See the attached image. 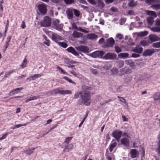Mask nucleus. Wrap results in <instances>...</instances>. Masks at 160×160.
I'll list each match as a JSON object with an SVG mask.
<instances>
[{"instance_id": "4c0bfd02", "label": "nucleus", "mask_w": 160, "mask_h": 160, "mask_svg": "<svg viewBox=\"0 0 160 160\" xmlns=\"http://www.w3.org/2000/svg\"><path fill=\"white\" fill-rule=\"evenodd\" d=\"M153 9L155 10H158L160 9V4H155L151 6Z\"/></svg>"}, {"instance_id": "7ed1b4c3", "label": "nucleus", "mask_w": 160, "mask_h": 160, "mask_svg": "<svg viewBox=\"0 0 160 160\" xmlns=\"http://www.w3.org/2000/svg\"><path fill=\"white\" fill-rule=\"evenodd\" d=\"M158 16L160 17V13L158 14ZM156 25L157 26L151 28V30L154 32H160V19L157 18L156 20Z\"/></svg>"}, {"instance_id": "774afa93", "label": "nucleus", "mask_w": 160, "mask_h": 160, "mask_svg": "<svg viewBox=\"0 0 160 160\" xmlns=\"http://www.w3.org/2000/svg\"><path fill=\"white\" fill-rule=\"evenodd\" d=\"M132 57L133 58H138L140 57V55L139 54H136L135 53L132 54Z\"/></svg>"}, {"instance_id": "2eb2a0df", "label": "nucleus", "mask_w": 160, "mask_h": 160, "mask_svg": "<svg viewBox=\"0 0 160 160\" xmlns=\"http://www.w3.org/2000/svg\"><path fill=\"white\" fill-rule=\"evenodd\" d=\"M66 50L72 54L74 55L78 56L79 55L78 53L76 52L75 49L72 47H70L68 48Z\"/></svg>"}, {"instance_id": "7c9ffc66", "label": "nucleus", "mask_w": 160, "mask_h": 160, "mask_svg": "<svg viewBox=\"0 0 160 160\" xmlns=\"http://www.w3.org/2000/svg\"><path fill=\"white\" fill-rule=\"evenodd\" d=\"M35 149V148H32L31 149L28 150H25L24 151V152L25 153L27 154L30 155L33 152V151Z\"/></svg>"}, {"instance_id": "79ce46f5", "label": "nucleus", "mask_w": 160, "mask_h": 160, "mask_svg": "<svg viewBox=\"0 0 160 160\" xmlns=\"http://www.w3.org/2000/svg\"><path fill=\"white\" fill-rule=\"evenodd\" d=\"M73 12H74L75 15L76 17H78L80 15L79 11L75 9H73Z\"/></svg>"}, {"instance_id": "4be33fe9", "label": "nucleus", "mask_w": 160, "mask_h": 160, "mask_svg": "<svg viewBox=\"0 0 160 160\" xmlns=\"http://www.w3.org/2000/svg\"><path fill=\"white\" fill-rule=\"evenodd\" d=\"M23 89V88H17L15 89H13L12 91L11 92H10L9 94L10 95H13L14 94H15L16 93H18V92H17L18 91H20Z\"/></svg>"}, {"instance_id": "c9c22d12", "label": "nucleus", "mask_w": 160, "mask_h": 160, "mask_svg": "<svg viewBox=\"0 0 160 160\" xmlns=\"http://www.w3.org/2000/svg\"><path fill=\"white\" fill-rule=\"evenodd\" d=\"M61 94H70L72 93V92L70 90H61V92H60Z\"/></svg>"}, {"instance_id": "a211bd4d", "label": "nucleus", "mask_w": 160, "mask_h": 160, "mask_svg": "<svg viewBox=\"0 0 160 160\" xmlns=\"http://www.w3.org/2000/svg\"><path fill=\"white\" fill-rule=\"evenodd\" d=\"M146 12L147 14L149 16V17L154 18H155L157 17L156 13L154 11L148 10L146 11Z\"/></svg>"}, {"instance_id": "f3484780", "label": "nucleus", "mask_w": 160, "mask_h": 160, "mask_svg": "<svg viewBox=\"0 0 160 160\" xmlns=\"http://www.w3.org/2000/svg\"><path fill=\"white\" fill-rule=\"evenodd\" d=\"M125 63L132 68H135L136 65L134 62L131 60H126L125 61Z\"/></svg>"}, {"instance_id": "6e6d98bb", "label": "nucleus", "mask_w": 160, "mask_h": 160, "mask_svg": "<svg viewBox=\"0 0 160 160\" xmlns=\"http://www.w3.org/2000/svg\"><path fill=\"white\" fill-rule=\"evenodd\" d=\"M11 38H12L11 36H8L7 38V41L6 42V43L9 44V43L10 42Z\"/></svg>"}, {"instance_id": "680f3d73", "label": "nucleus", "mask_w": 160, "mask_h": 160, "mask_svg": "<svg viewBox=\"0 0 160 160\" xmlns=\"http://www.w3.org/2000/svg\"><path fill=\"white\" fill-rule=\"evenodd\" d=\"M122 117L123 122H127L128 121V119L125 116L122 115Z\"/></svg>"}, {"instance_id": "603ef678", "label": "nucleus", "mask_w": 160, "mask_h": 160, "mask_svg": "<svg viewBox=\"0 0 160 160\" xmlns=\"http://www.w3.org/2000/svg\"><path fill=\"white\" fill-rule=\"evenodd\" d=\"M136 5V3L133 1L131 2L129 4V6L131 7H135Z\"/></svg>"}, {"instance_id": "37998d69", "label": "nucleus", "mask_w": 160, "mask_h": 160, "mask_svg": "<svg viewBox=\"0 0 160 160\" xmlns=\"http://www.w3.org/2000/svg\"><path fill=\"white\" fill-rule=\"evenodd\" d=\"M124 62L122 61H120L118 62V67L120 68H121L123 66Z\"/></svg>"}, {"instance_id": "393cba45", "label": "nucleus", "mask_w": 160, "mask_h": 160, "mask_svg": "<svg viewBox=\"0 0 160 160\" xmlns=\"http://www.w3.org/2000/svg\"><path fill=\"white\" fill-rule=\"evenodd\" d=\"M27 59L26 58H24L22 62V64L20 65V66L22 68H24L27 67Z\"/></svg>"}, {"instance_id": "5701e85b", "label": "nucleus", "mask_w": 160, "mask_h": 160, "mask_svg": "<svg viewBox=\"0 0 160 160\" xmlns=\"http://www.w3.org/2000/svg\"><path fill=\"white\" fill-rule=\"evenodd\" d=\"M72 35L74 37L78 38L81 37L82 35V34L80 32H79L77 31H74L73 32Z\"/></svg>"}, {"instance_id": "de8ad7c7", "label": "nucleus", "mask_w": 160, "mask_h": 160, "mask_svg": "<svg viewBox=\"0 0 160 160\" xmlns=\"http://www.w3.org/2000/svg\"><path fill=\"white\" fill-rule=\"evenodd\" d=\"M141 44L142 45L145 46L148 45V42L146 41H143L141 42Z\"/></svg>"}, {"instance_id": "0e129e2a", "label": "nucleus", "mask_w": 160, "mask_h": 160, "mask_svg": "<svg viewBox=\"0 0 160 160\" xmlns=\"http://www.w3.org/2000/svg\"><path fill=\"white\" fill-rule=\"evenodd\" d=\"M128 14L130 15H133L134 14V12L133 10H129L128 12Z\"/></svg>"}, {"instance_id": "20e7f679", "label": "nucleus", "mask_w": 160, "mask_h": 160, "mask_svg": "<svg viewBox=\"0 0 160 160\" xmlns=\"http://www.w3.org/2000/svg\"><path fill=\"white\" fill-rule=\"evenodd\" d=\"M122 134V132L119 130H117L113 131L112 133V136L118 142H119Z\"/></svg>"}, {"instance_id": "cd10ccee", "label": "nucleus", "mask_w": 160, "mask_h": 160, "mask_svg": "<svg viewBox=\"0 0 160 160\" xmlns=\"http://www.w3.org/2000/svg\"><path fill=\"white\" fill-rule=\"evenodd\" d=\"M54 25L56 29L57 30L59 31H61L62 30L63 27V25L62 24H59L56 23Z\"/></svg>"}, {"instance_id": "9d476101", "label": "nucleus", "mask_w": 160, "mask_h": 160, "mask_svg": "<svg viewBox=\"0 0 160 160\" xmlns=\"http://www.w3.org/2000/svg\"><path fill=\"white\" fill-rule=\"evenodd\" d=\"M154 52V49H147L144 51L143 54L145 56H151L153 54Z\"/></svg>"}, {"instance_id": "49530a36", "label": "nucleus", "mask_w": 160, "mask_h": 160, "mask_svg": "<svg viewBox=\"0 0 160 160\" xmlns=\"http://www.w3.org/2000/svg\"><path fill=\"white\" fill-rule=\"evenodd\" d=\"M13 72V70H12L11 71H9V72H7L6 73L5 75V77L7 78L8 77L10 76V74L11 73H12Z\"/></svg>"}, {"instance_id": "338daca9", "label": "nucleus", "mask_w": 160, "mask_h": 160, "mask_svg": "<svg viewBox=\"0 0 160 160\" xmlns=\"http://www.w3.org/2000/svg\"><path fill=\"white\" fill-rule=\"evenodd\" d=\"M111 68V67L110 65L108 66L107 65H106L103 67V68L107 70L109 69H110Z\"/></svg>"}, {"instance_id": "c85d7f7f", "label": "nucleus", "mask_w": 160, "mask_h": 160, "mask_svg": "<svg viewBox=\"0 0 160 160\" xmlns=\"http://www.w3.org/2000/svg\"><path fill=\"white\" fill-rule=\"evenodd\" d=\"M57 44L58 45L64 48H66L68 47L67 43L65 42H58Z\"/></svg>"}, {"instance_id": "69168bd1", "label": "nucleus", "mask_w": 160, "mask_h": 160, "mask_svg": "<svg viewBox=\"0 0 160 160\" xmlns=\"http://www.w3.org/2000/svg\"><path fill=\"white\" fill-rule=\"evenodd\" d=\"M8 133L6 134L3 135L2 137L0 138V140H2L3 139H5L7 137V135H8Z\"/></svg>"}, {"instance_id": "052dcab7", "label": "nucleus", "mask_w": 160, "mask_h": 160, "mask_svg": "<svg viewBox=\"0 0 160 160\" xmlns=\"http://www.w3.org/2000/svg\"><path fill=\"white\" fill-rule=\"evenodd\" d=\"M26 125V124H18L17 125H15V128H18L21 127L23 126H25Z\"/></svg>"}, {"instance_id": "f257e3e1", "label": "nucleus", "mask_w": 160, "mask_h": 160, "mask_svg": "<svg viewBox=\"0 0 160 160\" xmlns=\"http://www.w3.org/2000/svg\"><path fill=\"white\" fill-rule=\"evenodd\" d=\"M82 90L79 93L75 94L73 98H78L80 94L81 98L78 101L79 104L89 106L91 103V98L88 91L90 89V88L84 85L82 86Z\"/></svg>"}, {"instance_id": "473e14b6", "label": "nucleus", "mask_w": 160, "mask_h": 160, "mask_svg": "<svg viewBox=\"0 0 160 160\" xmlns=\"http://www.w3.org/2000/svg\"><path fill=\"white\" fill-rule=\"evenodd\" d=\"M154 18L151 17H148L147 18V22L148 24L150 25H152L153 23Z\"/></svg>"}, {"instance_id": "bb28decb", "label": "nucleus", "mask_w": 160, "mask_h": 160, "mask_svg": "<svg viewBox=\"0 0 160 160\" xmlns=\"http://www.w3.org/2000/svg\"><path fill=\"white\" fill-rule=\"evenodd\" d=\"M148 34V32L147 31H144L138 32L137 33L138 36L140 37H143L146 36Z\"/></svg>"}, {"instance_id": "423d86ee", "label": "nucleus", "mask_w": 160, "mask_h": 160, "mask_svg": "<svg viewBox=\"0 0 160 160\" xmlns=\"http://www.w3.org/2000/svg\"><path fill=\"white\" fill-rule=\"evenodd\" d=\"M38 9L40 13L43 15L46 14L47 12L46 5L44 4H39L38 6Z\"/></svg>"}, {"instance_id": "2f4dec72", "label": "nucleus", "mask_w": 160, "mask_h": 160, "mask_svg": "<svg viewBox=\"0 0 160 160\" xmlns=\"http://www.w3.org/2000/svg\"><path fill=\"white\" fill-rule=\"evenodd\" d=\"M57 68L58 69L59 72L61 74H62L65 75H68V74L64 70L62 69L59 66H57Z\"/></svg>"}, {"instance_id": "f03ea898", "label": "nucleus", "mask_w": 160, "mask_h": 160, "mask_svg": "<svg viewBox=\"0 0 160 160\" xmlns=\"http://www.w3.org/2000/svg\"><path fill=\"white\" fill-rule=\"evenodd\" d=\"M41 25L42 27H48L51 24V20L50 18L47 16L44 17L43 20L40 22Z\"/></svg>"}, {"instance_id": "e433bc0d", "label": "nucleus", "mask_w": 160, "mask_h": 160, "mask_svg": "<svg viewBox=\"0 0 160 160\" xmlns=\"http://www.w3.org/2000/svg\"><path fill=\"white\" fill-rule=\"evenodd\" d=\"M153 98L155 101L160 100V94L159 93L155 94L153 96Z\"/></svg>"}, {"instance_id": "ddd939ff", "label": "nucleus", "mask_w": 160, "mask_h": 160, "mask_svg": "<svg viewBox=\"0 0 160 160\" xmlns=\"http://www.w3.org/2000/svg\"><path fill=\"white\" fill-rule=\"evenodd\" d=\"M149 38L152 42H154L160 40V38L155 34H151L149 35Z\"/></svg>"}, {"instance_id": "c03bdc74", "label": "nucleus", "mask_w": 160, "mask_h": 160, "mask_svg": "<svg viewBox=\"0 0 160 160\" xmlns=\"http://www.w3.org/2000/svg\"><path fill=\"white\" fill-rule=\"evenodd\" d=\"M123 36L121 34H118L116 36V39L118 40H121L123 38Z\"/></svg>"}, {"instance_id": "58836bf2", "label": "nucleus", "mask_w": 160, "mask_h": 160, "mask_svg": "<svg viewBox=\"0 0 160 160\" xmlns=\"http://www.w3.org/2000/svg\"><path fill=\"white\" fill-rule=\"evenodd\" d=\"M73 147V144H67V145L65 146L64 150H65L67 149H72Z\"/></svg>"}, {"instance_id": "6ab92c4d", "label": "nucleus", "mask_w": 160, "mask_h": 160, "mask_svg": "<svg viewBox=\"0 0 160 160\" xmlns=\"http://www.w3.org/2000/svg\"><path fill=\"white\" fill-rule=\"evenodd\" d=\"M121 143L123 144L125 146H128L129 144V140L126 138H122L121 140Z\"/></svg>"}, {"instance_id": "f704fd0d", "label": "nucleus", "mask_w": 160, "mask_h": 160, "mask_svg": "<svg viewBox=\"0 0 160 160\" xmlns=\"http://www.w3.org/2000/svg\"><path fill=\"white\" fill-rule=\"evenodd\" d=\"M117 143L116 142L112 143L110 146L109 150L110 152H112L113 149L116 146Z\"/></svg>"}, {"instance_id": "412c9836", "label": "nucleus", "mask_w": 160, "mask_h": 160, "mask_svg": "<svg viewBox=\"0 0 160 160\" xmlns=\"http://www.w3.org/2000/svg\"><path fill=\"white\" fill-rule=\"evenodd\" d=\"M41 76L40 74H35L27 78V79H28L30 81L34 80L37 78H38Z\"/></svg>"}, {"instance_id": "5fc2aeb1", "label": "nucleus", "mask_w": 160, "mask_h": 160, "mask_svg": "<svg viewBox=\"0 0 160 160\" xmlns=\"http://www.w3.org/2000/svg\"><path fill=\"white\" fill-rule=\"evenodd\" d=\"M112 100L111 99H109L108 101H105L102 103H101V105H104L108 103L111 101H112Z\"/></svg>"}, {"instance_id": "4468645a", "label": "nucleus", "mask_w": 160, "mask_h": 160, "mask_svg": "<svg viewBox=\"0 0 160 160\" xmlns=\"http://www.w3.org/2000/svg\"><path fill=\"white\" fill-rule=\"evenodd\" d=\"M107 44L109 47H112L115 44V41L113 38H110L107 39Z\"/></svg>"}, {"instance_id": "1a4fd4ad", "label": "nucleus", "mask_w": 160, "mask_h": 160, "mask_svg": "<svg viewBox=\"0 0 160 160\" xmlns=\"http://www.w3.org/2000/svg\"><path fill=\"white\" fill-rule=\"evenodd\" d=\"M61 89L60 88H57L52 90H51L48 92H47V94L48 96H51L53 94H57L58 93L61 94L60 92H61Z\"/></svg>"}, {"instance_id": "a878e982", "label": "nucleus", "mask_w": 160, "mask_h": 160, "mask_svg": "<svg viewBox=\"0 0 160 160\" xmlns=\"http://www.w3.org/2000/svg\"><path fill=\"white\" fill-rule=\"evenodd\" d=\"M129 54L127 53H122L119 54L118 57L119 58H128Z\"/></svg>"}, {"instance_id": "6e6552de", "label": "nucleus", "mask_w": 160, "mask_h": 160, "mask_svg": "<svg viewBox=\"0 0 160 160\" xmlns=\"http://www.w3.org/2000/svg\"><path fill=\"white\" fill-rule=\"evenodd\" d=\"M78 51L85 53H87L88 51V48L87 47L84 46H81L75 47Z\"/></svg>"}, {"instance_id": "72a5a7b5", "label": "nucleus", "mask_w": 160, "mask_h": 160, "mask_svg": "<svg viewBox=\"0 0 160 160\" xmlns=\"http://www.w3.org/2000/svg\"><path fill=\"white\" fill-rule=\"evenodd\" d=\"M38 98H39V97L38 96H33L31 97H30L29 98H28L27 99H26V100L25 101H26V102H28L30 101L35 100L37 99Z\"/></svg>"}, {"instance_id": "ea45409f", "label": "nucleus", "mask_w": 160, "mask_h": 160, "mask_svg": "<svg viewBox=\"0 0 160 160\" xmlns=\"http://www.w3.org/2000/svg\"><path fill=\"white\" fill-rule=\"evenodd\" d=\"M152 46L154 48H160V42L153 43Z\"/></svg>"}, {"instance_id": "39448f33", "label": "nucleus", "mask_w": 160, "mask_h": 160, "mask_svg": "<svg viewBox=\"0 0 160 160\" xmlns=\"http://www.w3.org/2000/svg\"><path fill=\"white\" fill-rule=\"evenodd\" d=\"M52 39L57 43L58 42H59V41L64 40L63 38L61 37L60 36L53 32L52 33Z\"/></svg>"}, {"instance_id": "864d4df0", "label": "nucleus", "mask_w": 160, "mask_h": 160, "mask_svg": "<svg viewBox=\"0 0 160 160\" xmlns=\"http://www.w3.org/2000/svg\"><path fill=\"white\" fill-rule=\"evenodd\" d=\"M43 43L48 46H49L50 45V40L49 39H48L47 40H46L45 41H44L43 42Z\"/></svg>"}, {"instance_id": "bf43d9fd", "label": "nucleus", "mask_w": 160, "mask_h": 160, "mask_svg": "<svg viewBox=\"0 0 160 160\" xmlns=\"http://www.w3.org/2000/svg\"><path fill=\"white\" fill-rule=\"evenodd\" d=\"M118 98H121L122 99H120V100L122 102H123L124 103H126V101L125 100V99H124L123 97H120L119 96H118Z\"/></svg>"}, {"instance_id": "aec40b11", "label": "nucleus", "mask_w": 160, "mask_h": 160, "mask_svg": "<svg viewBox=\"0 0 160 160\" xmlns=\"http://www.w3.org/2000/svg\"><path fill=\"white\" fill-rule=\"evenodd\" d=\"M98 38V37L97 35L93 33L88 34L87 36V38L88 39L92 40H96Z\"/></svg>"}, {"instance_id": "dca6fc26", "label": "nucleus", "mask_w": 160, "mask_h": 160, "mask_svg": "<svg viewBox=\"0 0 160 160\" xmlns=\"http://www.w3.org/2000/svg\"><path fill=\"white\" fill-rule=\"evenodd\" d=\"M131 156L132 158H137L138 156L139 153L135 149H131L130 151Z\"/></svg>"}, {"instance_id": "a18cd8bd", "label": "nucleus", "mask_w": 160, "mask_h": 160, "mask_svg": "<svg viewBox=\"0 0 160 160\" xmlns=\"http://www.w3.org/2000/svg\"><path fill=\"white\" fill-rule=\"evenodd\" d=\"M72 137H68L66 138L65 141L64 142L66 143L67 144H68L69 142L71 141V139H72Z\"/></svg>"}, {"instance_id": "3c124183", "label": "nucleus", "mask_w": 160, "mask_h": 160, "mask_svg": "<svg viewBox=\"0 0 160 160\" xmlns=\"http://www.w3.org/2000/svg\"><path fill=\"white\" fill-rule=\"evenodd\" d=\"M111 71L113 73V74H117L118 72V70L116 68H112L111 70Z\"/></svg>"}, {"instance_id": "e2e57ef3", "label": "nucleus", "mask_w": 160, "mask_h": 160, "mask_svg": "<svg viewBox=\"0 0 160 160\" xmlns=\"http://www.w3.org/2000/svg\"><path fill=\"white\" fill-rule=\"evenodd\" d=\"M91 70L92 71V73L94 74H96L97 73V71L96 70L92 68H91Z\"/></svg>"}, {"instance_id": "9b49d317", "label": "nucleus", "mask_w": 160, "mask_h": 160, "mask_svg": "<svg viewBox=\"0 0 160 160\" xmlns=\"http://www.w3.org/2000/svg\"><path fill=\"white\" fill-rule=\"evenodd\" d=\"M116 55L112 53H108L104 56V58L106 59H114L116 58Z\"/></svg>"}, {"instance_id": "c756f323", "label": "nucleus", "mask_w": 160, "mask_h": 160, "mask_svg": "<svg viewBox=\"0 0 160 160\" xmlns=\"http://www.w3.org/2000/svg\"><path fill=\"white\" fill-rule=\"evenodd\" d=\"M146 2L149 5H151L154 2L160 3V0H146Z\"/></svg>"}, {"instance_id": "f8f14e48", "label": "nucleus", "mask_w": 160, "mask_h": 160, "mask_svg": "<svg viewBox=\"0 0 160 160\" xmlns=\"http://www.w3.org/2000/svg\"><path fill=\"white\" fill-rule=\"evenodd\" d=\"M73 9L71 8H69L67 9L66 11V13L69 19H72L73 17Z\"/></svg>"}, {"instance_id": "8fccbe9b", "label": "nucleus", "mask_w": 160, "mask_h": 160, "mask_svg": "<svg viewBox=\"0 0 160 160\" xmlns=\"http://www.w3.org/2000/svg\"><path fill=\"white\" fill-rule=\"evenodd\" d=\"M115 48L116 52L118 53H119L122 51L121 48L118 46H115Z\"/></svg>"}, {"instance_id": "0eeeda50", "label": "nucleus", "mask_w": 160, "mask_h": 160, "mask_svg": "<svg viewBox=\"0 0 160 160\" xmlns=\"http://www.w3.org/2000/svg\"><path fill=\"white\" fill-rule=\"evenodd\" d=\"M104 54L103 52L102 51H96L90 54L92 57L96 58L102 56Z\"/></svg>"}, {"instance_id": "09e8293b", "label": "nucleus", "mask_w": 160, "mask_h": 160, "mask_svg": "<svg viewBox=\"0 0 160 160\" xmlns=\"http://www.w3.org/2000/svg\"><path fill=\"white\" fill-rule=\"evenodd\" d=\"M64 1L67 4H71L74 2V0H64Z\"/></svg>"}, {"instance_id": "13d9d810", "label": "nucleus", "mask_w": 160, "mask_h": 160, "mask_svg": "<svg viewBox=\"0 0 160 160\" xmlns=\"http://www.w3.org/2000/svg\"><path fill=\"white\" fill-rule=\"evenodd\" d=\"M87 1L91 4L95 5L96 4L95 0H87Z\"/></svg>"}, {"instance_id": "4d7b16f0", "label": "nucleus", "mask_w": 160, "mask_h": 160, "mask_svg": "<svg viewBox=\"0 0 160 160\" xmlns=\"http://www.w3.org/2000/svg\"><path fill=\"white\" fill-rule=\"evenodd\" d=\"M26 26L25 22L23 21H22V23L21 25V28H22V29H24L26 28Z\"/></svg>"}, {"instance_id": "a19ab883", "label": "nucleus", "mask_w": 160, "mask_h": 160, "mask_svg": "<svg viewBox=\"0 0 160 160\" xmlns=\"http://www.w3.org/2000/svg\"><path fill=\"white\" fill-rule=\"evenodd\" d=\"M63 78L65 79L66 80L68 81L69 82L72 84H75V83L74 82H73L71 79L69 78L66 77V76L63 77Z\"/></svg>"}, {"instance_id": "b1692460", "label": "nucleus", "mask_w": 160, "mask_h": 160, "mask_svg": "<svg viewBox=\"0 0 160 160\" xmlns=\"http://www.w3.org/2000/svg\"><path fill=\"white\" fill-rule=\"evenodd\" d=\"M142 48L139 46H137L133 50V51L134 52L140 53H141L142 52Z\"/></svg>"}]
</instances>
